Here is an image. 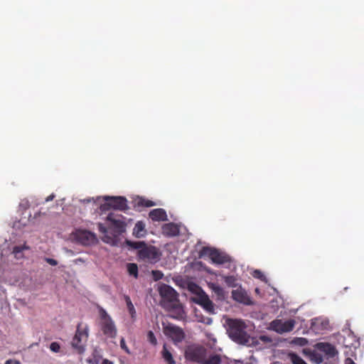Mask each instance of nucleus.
I'll return each mask as SVG.
<instances>
[{
  "label": "nucleus",
  "mask_w": 364,
  "mask_h": 364,
  "mask_svg": "<svg viewBox=\"0 0 364 364\" xmlns=\"http://www.w3.org/2000/svg\"><path fill=\"white\" fill-rule=\"evenodd\" d=\"M125 243L129 248L137 250L139 260L155 264L161 259V253L155 246L147 245L144 241L134 242L127 240Z\"/></svg>",
  "instance_id": "f257e3e1"
},
{
  "label": "nucleus",
  "mask_w": 364,
  "mask_h": 364,
  "mask_svg": "<svg viewBox=\"0 0 364 364\" xmlns=\"http://www.w3.org/2000/svg\"><path fill=\"white\" fill-rule=\"evenodd\" d=\"M229 337L239 344H247L250 341V336L245 331V323L238 319H228L227 321Z\"/></svg>",
  "instance_id": "f03ea898"
},
{
  "label": "nucleus",
  "mask_w": 364,
  "mask_h": 364,
  "mask_svg": "<svg viewBox=\"0 0 364 364\" xmlns=\"http://www.w3.org/2000/svg\"><path fill=\"white\" fill-rule=\"evenodd\" d=\"M159 292L164 301L172 303V307L176 314V315L173 317L177 319L183 318L185 312L182 306L178 303V294L176 291L171 286L164 284L159 287Z\"/></svg>",
  "instance_id": "7ed1b4c3"
},
{
  "label": "nucleus",
  "mask_w": 364,
  "mask_h": 364,
  "mask_svg": "<svg viewBox=\"0 0 364 364\" xmlns=\"http://www.w3.org/2000/svg\"><path fill=\"white\" fill-rule=\"evenodd\" d=\"M89 336V328L87 324L78 323L75 334L71 342L72 347L79 353H83L85 350V344Z\"/></svg>",
  "instance_id": "20e7f679"
},
{
  "label": "nucleus",
  "mask_w": 364,
  "mask_h": 364,
  "mask_svg": "<svg viewBox=\"0 0 364 364\" xmlns=\"http://www.w3.org/2000/svg\"><path fill=\"white\" fill-rule=\"evenodd\" d=\"M107 220L109 223L108 229L112 231L114 237H117L126 231L125 218L122 215L111 213L108 214Z\"/></svg>",
  "instance_id": "39448f33"
},
{
  "label": "nucleus",
  "mask_w": 364,
  "mask_h": 364,
  "mask_svg": "<svg viewBox=\"0 0 364 364\" xmlns=\"http://www.w3.org/2000/svg\"><path fill=\"white\" fill-rule=\"evenodd\" d=\"M107 202L100 206L102 210H108L110 208L125 211L129 209L127 200L123 196H105Z\"/></svg>",
  "instance_id": "423d86ee"
},
{
  "label": "nucleus",
  "mask_w": 364,
  "mask_h": 364,
  "mask_svg": "<svg viewBox=\"0 0 364 364\" xmlns=\"http://www.w3.org/2000/svg\"><path fill=\"white\" fill-rule=\"evenodd\" d=\"M208 255L213 263L223 264L230 261L229 256L220 252L216 249L204 247L200 251V256Z\"/></svg>",
  "instance_id": "0eeeda50"
},
{
  "label": "nucleus",
  "mask_w": 364,
  "mask_h": 364,
  "mask_svg": "<svg viewBox=\"0 0 364 364\" xmlns=\"http://www.w3.org/2000/svg\"><path fill=\"white\" fill-rule=\"evenodd\" d=\"M296 322L294 319H289L287 321H282V319H275L269 324V328L278 333H284L291 331Z\"/></svg>",
  "instance_id": "6e6552de"
},
{
  "label": "nucleus",
  "mask_w": 364,
  "mask_h": 364,
  "mask_svg": "<svg viewBox=\"0 0 364 364\" xmlns=\"http://www.w3.org/2000/svg\"><path fill=\"white\" fill-rule=\"evenodd\" d=\"M164 333L170 337L174 342H181L185 338L183 329L173 324H168L164 328Z\"/></svg>",
  "instance_id": "1a4fd4ad"
},
{
  "label": "nucleus",
  "mask_w": 364,
  "mask_h": 364,
  "mask_svg": "<svg viewBox=\"0 0 364 364\" xmlns=\"http://www.w3.org/2000/svg\"><path fill=\"white\" fill-rule=\"evenodd\" d=\"M194 301L201 306L208 314H215L214 304L204 291H202L200 294H198V297L194 299Z\"/></svg>",
  "instance_id": "9d476101"
},
{
  "label": "nucleus",
  "mask_w": 364,
  "mask_h": 364,
  "mask_svg": "<svg viewBox=\"0 0 364 364\" xmlns=\"http://www.w3.org/2000/svg\"><path fill=\"white\" fill-rule=\"evenodd\" d=\"M204 349L202 347L189 346L186 350L187 359L198 363H203Z\"/></svg>",
  "instance_id": "9b49d317"
},
{
  "label": "nucleus",
  "mask_w": 364,
  "mask_h": 364,
  "mask_svg": "<svg viewBox=\"0 0 364 364\" xmlns=\"http://www.w3.org/2000/svg\"><path fill=\"white\" fill-rule=\"evenodd\" d=\"M101 329L103 333L109 338H114L117 336V328L111 318L102 322Z\"/></svg>",
  "instance_id": "f8f14e48"
},
{
  "label": "nucleus",
  "mask_w": 364,
  "mask_h": 364,
  "mask_svg": "<svg viewBox=\"0 0 364 364\" xmlns=\"http://www.w3.org/2000/svg\"><path fill=\"white\" fill-rule=\"evenodd\" d=\"M232 296L234 300L245 305L252 304L250 297L243 289H235L232 291Z\"/></svg>",
  "instance_id": "ddd939ff"
},
{
  "label": "nucleus",
  "mask_w": 364,
  "mask_h": 364,
  "mask_svg": "<svg viewBox=\"0 0 364 364\" xmlns=\"http://www.w3.org/2000/svg\"><path fill=\"white\" fill-rule=\"evenodd\" d=\"M153 221H166L168 220L166 212L162 208H156L151 210L149 214Z\"/></svg>",
  "instance_id": "4468645a"
},
{
  "label": "nucleus",
  "mask_w": 364,
  "mask_h": 364,
  "mask_svg": "<svg viewBox=\"0 0 364 364\" xmlns=\"http://www.w3.org/2000/svg\"><path fill=\"white\" fill-rule=\"evenodd\" d=\"M78 237L83 245H90L96 240V236L94 233L83 230L78 233Z\"/></svg>",
  "instance_id": "2eb2a0df"
},
{
  "label": "nucleus",
  "mask_w": 364,
  "mask_h": 364,
  "mask_svg": "<svg viewBox=\"0 0 364 364\" xmlns=\"http://www.w3.org/2000/svg\"><path fill=\"white\" fill-rule=\"evenodd\" d=\"M162 231L164 235L169 237L176 236L179 233L178 226L173 223L164 224L162 226Z\"/></svg>",
  "instance_id": "dca6fc26"
},
{
  "label": "nucleus",
  "mask_w": 364,
  "mask_h": 364,
  "mask_svg": "<svg viewBox=\"0 0 364 364\" xmlns=\"http://www.w3.org/2000/svg\"><path fill=\"white\" fill-rule=\"evenodd\" d=\"M318 348L330 358L335 357L338 353L335 346L328 343H318Z\"/></svg>",
  "instance_id": "f3484780"
},
{
  "label": "nucleus",
  "mask_w": 364,
  "mask_h": 364,
  "mask_svg": "<svg viewBox=\"0 0 364 364\" xmlns=\"http://www.w3.org/2000/svg\"><path fill=\"white\" fill-rule=\"evenodd\" d=\"M146 235L145 224L142 221H138L133 229V235L136 237H143Z\"/></svg>",
  "instance_id": "a211bd4d"
},
{
  "label": "nucleus",
  "mask_w": 364,
  "mask_h": 364,
  "mask_svg": "<svg viewBox=\"0 0 364 364\" xmlns=\"http://www.w3.org/2000/svg\"><path fill=\"white\" fill-rule=\"evenodd\" d=\"M30 250V247L26 243L22 245L15 246L13 248L12 254L16 259H21L24 257L23 251Z\"/></svg>",
  "instance_id": "6ab92c4d"
},
{
  "label": "nucleus",
  "mask_w": 364,
  "mask_h": 364,
  "mask_svg": "<svg viewBox=\"0 0 364 364\" xmlns=\"http://www.w3.org/2000/svg\"><path fill=\"white\" fill-rule=\"evenodd\" d=\"M203 364H227V362L220 355H213L204 360Z\"/></svg>",
  "instance_id": "aec40b11"
},
{
  "label": "nucleus",
  "mask_w": 364,
  "mask_h": 364,
  "mask_svg": "<svg viewBox=\"0 0 364 364\" xmlns=\"http://www.w3.org/2000/svg\"><path fill=\"white\" fill-rule=\"evenodd\" d=\"M162 357L167 364H175V360H173L171 353L167 349L166 345L163 347Z\"/></svg>",
  "instance_id": "412c9836"
},
{
  "label": "nucleus",
  "mask_w": 364,
  "mask_h": 364,
  "mask_svg": "<svg viewBox=\"0 0 364 364\" xmlns=\"http://www.w3.org/2000/svg\"><path fill=\"white\" fill-rule=\"evenodd\" d=\"M125 301H126V303H127V309H128V311H129V313L130 314L132 318H134L136 316V311H135V309H134V306L129 298V296H125Z\"/></svg>",
  "instance_id": "4be33fe9"
},
{
  "label": "nucleus",
  "mask_w": 364,
  "mask_h": 364,
  "mask_svg": "<svg viewBox=\"0 0 364 364\" xmlns=\"http://www.w3.org/2000/svg\"><path fill=\"white\" fill-rule=\"evenodd\" d=\"M127 271L130 275L134 276L135 278L138 277V267L135 263H129L127 264Z\"/></svg>",
  "instance_id": "5701e85b"
},
{
  "label": "nucleus",
  "mask_w": 364,
  "mask_h": 364,
  "mask_svg": "<svg viewBox=\"0 0 364 364\" xmlns=\"http://www.w3.org/2000/svg\"><path fill=\"white\" fill-rule=\"evenodd\" d=\"M291 360L293 364H307L299 355L296 353L290 354Z\"/></svg>",
  "instance_id": "b1692460"
},
{
  "label": "nucleus",
  "mask_w": 364,
  "mask_h": 364,
  "mask_svg": "<svg viewBox=\"0 0 364 364\" xmlns=\"http://www.w3.org/2000/svg\"><path fill=\"white\" fill-rule=\"evenodd\" d=\"M225 282L229 287H235L236 286V279L234 276H227L225 277Z\"/></svg>",
  "instance_id": "393cba45"
},
{
  "label": "nucleus",
  "mask_w": 364,
  "mask_h": 364,
  "mask_svg": "<svg viewBox=\"0 0 364 364\" xmlns=\"http://www.w3.org/2000/svg\"><path fill=\"white\" fill-rule=\"evenodd\" d=\"M147 338H148V341L153 345H156L157 343V341H156V338L154 336V333L151 331H149L147 333Z\"/></svg>",
  "instance_id": "a878e982"
},
{
  "label": "nucleus",
  "mask_w": 364,
  "mask_h": 364,
  "mask_svg": "<svg viewBox=\"0 0 364 364\" xmlns=\"http://www.w3.org/2000/svg\"><path fill=\"white\" fill-rule=\"evenodd\" d=\"M50 349L51 351H53L54 353H58L60 349V346L57 342H53L50 345Z\"/></svg>",
  "instance_id": "bb28decb"
},
{
  "label": "nucleus",
  "mask_w": 364,
  "mask_h": 364,
  "mask_svg": "<svg viewBox=\"0 0 364 364\" xmlns=\"http://www.w3.org/2000/svg\"><path fill=\"white\" fill-rule=\"evenodd\" d=\"M293 343L296 345L304 346L307 343V341L304 338H296L293 341Z\"/></svg>",
  "instance_id": "cd10ccee"
},
{
  "label": "nucleus",
  "mask_w": 364,
  "mask_h": 364,
  "mask_svg": "<svg viewBox=\"0 0 364 364\" xmlns=\"http://www.w3.org/2000/svg\"><path fill=\"white\" fill-rule=\"evenodd\" d=\"M152 275H153V277H154L155 280H159L164 276L163 273L161 271H159V270H153L152 271Z\"/></svg>",
  "instance_id": "c85d7f7f"
},
{
  "label": "nucleus",
  "mask_w": 364,
  "mask_h": 364,
  "mask_svg": "<svg viewBox=\"0 0 364 364\" xmlns=\"http://www.w3.org/2000/svg\"><path fill=\"white\" fill-rule=\"evenodd\" d=\"M120 347L122 349H123L127 353L130 354V350L129 348L127 347L125 340L124 338H122L120 340Z\"/></svg>",
  "instance_id": "c756f323"
},
{
  "label": "nucleus",
  "mask_w": 364,
  "mask_h": 364,
  "mask_svg": "<svg viewBox=\"0 0 364 364\" xmlns=\"http://www.w3.org/2000/svg\"><path fill=\"white\" fill-rule=\"evenodd\" d=\"M140 204L145 207H151V206L155 205V203L153 201L149 200H142L140 202Z\"/></svg>",
  "instance_id": "7c9ffc66"
},
{
  "label": "nucleus",
  "mask_w": 364,
  "mask_h": 364,
  "mask_svg": "<svg viewBox=\"0 0 364 364\" xmlns=\"http://www.w3.org/2000/svg\"><path fill=\"white\" fill-rule=\"evenodd\" d=\"M100 317L103 320V321H106L107 319H108L109 318H111L108 314L106 312V311L103 309H100Z\"/></svg>",
  "instance_id": "2f4dec72"
},
{
  "label": "nucleus",
  "mask_w": 364,
  "mask_h": 364,
  "mask_svg": "<svg viewBox=\"0 0 364 364\" xmlns=\"http://www.w3.org/2000/svg\"><path fill=\"white\" fill-rule=\"evenodd\" d=\"M254 277H257L261 280H264L265 279V277L264 275L263 274V273L259 271V270H255L254 272Z\"/></svg>",
  "instance_id": "473e14b6"
},
{
  "label": "nucleus",
  "mask_w": 364,
  "mask_h": 364,
  "mask_svg": "<svg viewBox=\"0 0 364 364\" xmlns=\"http://www.w3.org/2000/svg\"><path fill=\"white\" fill-rule=\"evenodd\" d=\"M98 230L102 234H106L107 232V228H106L103 224H98Z\"/></svg>",
  "instance_id": "72a5a7b5"
},
{
  "label": "nucleus",
  "mask_w": 364,
  "mask_h": 364,
  "mask_svg": "<svg viewBox=\"0 0 364 364\" xmlns=\"http://www.w3.org/2000/svg\"><path fill=\"white\" fill-rule=\"evenodd\" d=\"M46 261L52 266H55L58 264L57 260L52 258H46Z\"/></svg>",
  "instance_id": "f704fd0d"
},
{
  "label": "nucleus",
  "mask_w": 364,
  "mask_h": 364,
  "mask_svg": "<svg viewBox=\"0 0 364 364\" xmlns=\"http://www.w3.org/2000/svg\"><path fill=\"white\" fill-rule=\"evenodd\" d=\"M4 364H21L20 361L13 359L7 360Z\"/></svg>",
  "instance_id": "c9c22d12"
},
{
  "label": "nucleus",
  "mask_w": 364,
  "mask_h": 364,
  "mask_svg": "<svg viewBox=\"0 0 364 364\" xmlns=\"http://www.w3.org/2000/svg\"><path fill=\"white\" fill-rule=\"evenodd\" d=\"M55 197V194L52 193L51 195H50L49 196H48L46 198V202L51 201L54 199Z\"/></svg>",
  "instance_id": "e433bc0d"
},
{
  "label": "nucleus",
  "mask_w": 364,
  "mask_h": 364,
  "mask_svg": "<svg viewBox=\"0 0 364 364\" xmlns=\"http://www.w3.org/2000/svg\"><path fill=\"white\" fill-rule=\"evenodd\" d=\"M345 364H356L351 358H348L345 360Z\"/></svg>",
  "instance_id": "4c0bfd02"
},
{
  "label": "nucleus",
  "mask_w": 364,
  "mask_h": 364,
  "mask_svg": "<svg viewBox=\"0 0 364 364\" xmlns=\"http://www.w3.org/2000/svg\"><path fill=\"white\" fill-rule=\"evenodd\" d=\"M202 322L205 323V324L210 325L212 323V318H206L205 320L201 321Z\"/></svg>",
  "instance_id": "58836bf2"
},
{
  "label": "nucleus",
  "mask_w": 364,
  "mask_h": 364,
  "mask_svg": "<svg viewBox=\"0 0 364 364\" xmlns=\"http://www.w3.org/2000/svg\"><path fill=\"white\" fill-rule=\"evenodd\" d=\"M213 289H214V291H215L216 293H218V294H219V293H220V292L222 291V289H221L220 287H218V286L215 287L213 288Z\"/></svg>",
  "instance_id": "ea45409f"
},
{
  "label": "nucleus",
  "mask_w": 364,
  "mask_h": 364,
  "mask_svg": "<svg viewBox=\"0 0 364 364\" xmlns=\"http://www.w3.org/2000/svg\"><path fill=\"white\" fill-rule=\"evenodd\" d=\"M102 364H113V363L107 359H104Z\"/></svg>",
  "instance_id": "a19ab883"
}]
</instances>
